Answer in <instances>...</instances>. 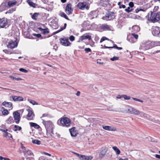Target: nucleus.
<instances>
[{"label": "nucleus", "instance_id": "obj_6", "mask_svg": "<svg viewBox=\"0 0 160 160\" xmlns=\"http://www.w3.org/2000/svg\"><path fill=\"white\" fill-rule=\"evenodd\" d=\"M77 7L80 9L83 10L85 9L88 10L89 6L86 2L83 1L82 2H79L77 5Z\"/></svg>", "mask_w": 160, "mask_h": 160}, {"label": "nucleus", "instance_id": "obj_29", "mask_svg": "<svg viewBox=\"0 0 160 160\" xmlns=\"http://www.w3.org/2000/svg\"><path fill=\"white\" fill-rule=\"evenodd\" d=\"M8 124H11L14 122V120L11 116H9L5 121Z\"/></svg>", "mask_w": 160, "mask_h": 160}, {"label": "nucleus", "instance_id": "obj_25", "mask_svg": "<svg viewBox=\"0 0 160 160\" xmlns=\"http://www.w3.org/2000/svg\"><path fill=\"white\" fill-rule=\"evenodd\" d=\"M38 29L41 31V33L43 34H48L49 33V31L47 28L43 29L41 27H39Z\"/></svg>", "mask_w": 160, "mask_h": 160}, {"label": "nucleus", "instance_id": "obj_8", "mask_svg": "<svg viewBox=\"0 0 160 160\" xmlns=\"http://www.w3.org/2000/svg\"><path fill=\"white\" fill-rule=\"evenodd\" d=\"M151 31L154 36L160 37V28L159 27L155 26L152 27Z\"/></svg>", "mask_w": 160, "mask_h": 160}, {"label": "nucleus", "instance_id": "obj_61", "mask_svg": "<svg viewBox=\"0 0 160 160\" xmlns=\"http://www.w3.org/2000/svg\"><path fill=\"white\" fill-rule=\"evenodd\" d=\"M126 8V6L124 5H120L119 7V8Z\"/></svg>", "mask_w": 160, "mask_h": 160}, {"label": "nucleus", "instance_id": "obj_19", "mask_svg": "<svg viewBox=\"0 0 160 160\" xmlns=\"http://www.w3.org/2000/svg\"><path fill=\"white\" fill-rule=\"evenodd\" d=\"M91 39V36L88 33H85L80 36L79 38V42L82 41L83 40L88 39L90 40Z\"/></svg>", "mask_w": 160, "mask_h": 160}, {"label": "nucleus", "instance_id": "obj_59", "mask_svg": "<svg viewBox=\"0 0 160 160\" xmlns=\"http://www.w3.org/2000/svg\"><path fill=\"white\" fill-rule=\"evenodd\" d=\"M122 98H123L122 95H118L116 97L117 99H120Z\"/></svg>", "mask_w": 160, "mask_h": 160}, {"label": "nucleus", "instance_id": "obj_10", "mask_svg": "<svg viewBox=\"0 0 160 160\" xmlns=\"http://www.w3.org/2000/svg\"><path fill=\"white\" fill-rule=\"evenodd\" d=\"M12 114L15 122L17 124L19 123L20 122L21 118L20 113L19 112V110L14 111L13 112Z\"/></svg>", "mask_w": 160, "mask_h": 160}, {"label": "nucleus", "instance_id": "obj_14", "mask_svg": "<svg viewBox=\"0 0 160 160\" xmlns=\"http://www.w3.org/2000/svg\"><path fill=\"white\" fill-rule=\"evenodd\" d=\"M71 3H69L66 7L65 11L68 15H69L72 13L73 9Z\"/></svg>", "mask_w": 160, "mask_h": 160}, {"label": "nucleus", "instance_id": "obj_1", "mask_svg": "<svg viewBox=\"0 0 160 160\" xmlns=\"http://www.w3.org/2000/svg\"><path fill=\"white\" fill-rule=\"evenodd\" d=\"M42 123L46 129L48 133L53 134V129L54 126L52 122L50 120L45 121L42 119Z\"/></svg>", "mask_w": 160, "mask_h": 160}, {"label": "nucleus", "instance_id": "obj_13", "mask_svg": "<svg viewBox=\"0 0 160 160\" xmlns=\"http://www.w3.org/2000/svg\"><path fill=\"white\" fill-rule=\"evenodd\" d=\"M17 3V2L15 0H7L5 3V6L6 7L10 8L16 5Z\"/></svg>", "mask_w": 160, "mask_h": 160}, {"label": "nucleus", "instance_id": "obj_63", "mask_svg": "<svg viewBox=\"0 0 160 160\" xmlns=\"http://www.w3.org/2000/svg\"><path fill=\"white\" fill-rule=\"evenodd\" d=\"M155 157L156 158L160 159V155L156 154L155 155Z\"/></svg>", "mask_w": 160, "mask_h": 160}, {"label": "nucleus", "instance_id": "obj_2", "mask_svg": "<svg viewBox=\"0 0 160 160\" xmlns=\"http://www.w3.org/2000/svg\"><path fill=\"white\" fill-rule=\"evenodd\" d=\"M57 123L59 125L66 128L69 127L71 124V120L67 117L61 118L58 120Z\"/></svg>", "mask_w": 160, "mask_h": 160}, {"label": "nucleus", "instance_id": "obj_56", "mask_svg": "<svg viewBox=\"0 0 160 160\" xmlns=\"http://www.w3.org/2000/svg\"><path fill=\"white\" fill-rule=\"evenodd\" d=\"M129 5L130 7L132 8L134 6V4L132 2H130L129 3Z\"/></svg>", "mask_w": 160, "mask_h": 160}, {"label": "nucleus", "instance_id": "obj_41", "mask_svg": "<svg viewBox=\"0 0 160 160\" xmlns=\"http://www.w3.org/2000/svg\"><path fill=\"white\" fill-rule=\"evenodd\" d=\"M28 101L31 103H32V105H38V103L35 101L32 100V99H29L28 100Z\"/></svg>", "mask_w": 160, "mask_h": 160}, {"label": "nucleus", "instance_id": "obj_17", "mask_svg": "<svg viewBox=\"0 0 160 160\" xmlns=\"http://www.w3.org/2000/svg\"><path fill=\"white\" fill-rule=\"evenodd\" d=\"M100 28L103 31H110L112 28V26L106 24H103L100 25Z\"/></svg>", "mask_w": 160, "mask_h": 160}, {"label": "nucleus", "instance_id": "obj_18", "mask_svg": "<svg viewBox=\"0 0 160 160\" xmlns=\"http://www.w3.org/2000/svg\"><path fill=\"white\" fill-rule=\"evenodd\" d=\"M8 23V19L5 18L0 19V28H3L5 27Z\"/></svg>", "mask_w": 160, "mask_h": 160}, {"label": "nucleus", "instance_id": "obj_48", "mask_svg": "<svg viewBox=\"0 0 160 160\" xmlns=\"http://www.w3.org/2000/svg\"><path fill=\"white\" fill-rule=\"evenodd\" d=\"M84 50L87 53L92 52L91 49L89 48H85Z\"/></svg>", "mask_w": 160, "mask_h": 160}, {"label": "nucleus", "instance_id": "obj_22", "mask_svg": "<svg viewBox=\"0 0 160 160\" xmlns=\"http://www.w3.org/2000/svg\"><path fill=\"white\" fill-rule=\"evenodd\" d=\"M128 111L129 113L136 115H139L140 113L136 109L131 107L129 108L128 109Z\"/></svg>", "mask_w": 160, "mask_h": 160}, {"label": "nucleus", "instance_id": "obj_44", "mask_svg": "<svg viewBox=\"0 0 160 160\" xmlns=\"http://www.w3.org/2000/svg\"><path fill=\"white\" fill-rule=\"evenodd\" d=\"M67 25V24L66 23H64V26L62 27H61L60 29H59V32H61V31L65 29L66 28Z\"/></svg>", "mask_w": 160, "mask_h": 160}, {"label": "nucleus", "instance_id": "obj_16", "mask_svg": "<svg viewBox=\"0 0 160 160\" xmlns=\"http://www.w3.org/2000/svg\"><path fill=\"white\" fill-rule=\"evenodd\" d=\"M143 47L145 50H147L154 47V45L152 42L149 41L144 43Z\"/></svg>", "mask_w": 160, "mask_h": 160}, {"label": "nucleus", "instance_id": "obj_57", "mask_svg": "<svg viewBox=\"0 0 160 160\" xmlns=\"http://www.w3.org/2000/svg\"><path fill=\"white\" fill-rule=\"evenodd\" d=\"M144 11L141 8H138L135 10V12L136 13H138L139 11Z\"/></svg>", "mask_w": 160, "mask_h": 160}, {"label": "nucleus", "instance_id": "obj_26", "mask_svg": "<svg viewBox=\"0 0 160 160\" xmlns=\"http://www.w3.org/2000/svg\"><path fill=\"white\" fill-rule=\"evenodd\" d=\"M131 36L129 34L128 35L127 37V40L130 42L133 43L136 42L137 40Z\"/></svg>", "mask_w": 160, "mask_h": 160}, {"label": "nucleus", "instance_id": "obj_27", "mask_svg": "<svg viewBox=\"0 0 160 160\" xmlns=\"http://www.w3.org/2000/svg\"><path fill=\"white\" fill-rule=\"evenodd\" d=\"M140 30V27L137 25H134L132 26V32L133 33H137Z\"/></svg>", "mask_w": 160, "mask_h": 160}, {"label": "nucleus", "instance_id": "obj_43", "mask_svg": "<svg viewBox=\"0 0 160 160\" xmlns=\"http://www.w3.org/2000/svg\"><path fill=\"white\" fill-rule=\"evenodd\" d=\"M67 25V24L66 23H64V26L62 27H61L60 29H59V32H61V31L65 29L66 28Z\"/></svg>", "mask_w": 160, "mask_h": 160}, {"label": "nucleus", "instance_id": "obj_7", "mask_svg": "<svg viewBox=\"0 0 160 160\" xmlns=\"http://www.w3.org/2000/svg\"><path fill=\"white\" fill-rule=\"evenodd\" d=\"M115 18V13L113 12H109L106 14L105 16L102 17V19L107 21L111 20H112Z\"/></svg>", "mask_w": 160, "mask_h": 160}, {"label": "nucleus", "instance_id": "obj_32", "mask_svg": "<svg viewBox=\"0 0 160 160\" xmlns=\"http://www.w3.org/2000/svg\"><path fill=\"white\" fill-rule=\"evenodd\" d=\"M112 149L115 151L117 154L119 155L120 154L121 152L119 149L117 147H113Z\"/></svg>", "mask_w": 160, "mask_h": 160}, {"label": "nucleus", "instance_id": "obj_24", "mask_svg": "<svg viewBox=\"0 0 160 160\" xmlns=\"http://www.w3.org/2000/svg\"><path fill=\"white\" fill-rule=\"evenodd\" d=\"M0 111L3 116H7L9 114V110L6 109L3 107H1Z\"/></svg>", "mask_w": 160, "mask_h": 160}, {"label": "nucleus", "instance_id": "obj_34", "mask_svg": "<svg viewBox=\"0 0 160 160\" xmlns=\"http://www.w3.org/2000/svg\"><path fill=\"white\" fill-rule=\"evenodd\" d=\"M39 15V13H34L33 15L32 16V18L33 19L37 20V18L38 17Z\"/></svg>", "mask_w": 160, "mask_h": 160}, {"label": "nucleus", "instance_id": "obj_51", "mask_svg": "<svg viewBox=\"0 0 160 160\" xmlns=\"http://www.w3.org/2000/svg\"><path fill=\"white\" fill-rule=\"evenodd\" d=\"M11 97L12 98L13 101H18V96H12Z\"/></svg>", "mask_w": 160, "mask_h": 160}, {"label": "nucleus", "instance_id": "obj_60", "mask_svg": "<svg viewBox=\"0 0 160 160\" xmlns=\"http://www.w3.org/2000/svg\"><path fill=\"white\" fill-rule=\"evenodd\" d=\"M49 116V115L48 114H42V117L41 118H43V117H48Z\"/></svg>", "mask_w": 160, "mask_h": 160}, {"label": "nucleus", "instance_id": "obj_11", "mask_svg": "<svg viewBox=\"0 0 160 160\" xmlns=\"http://www.w3.org/2000/svg\"><path fill=\"white\" fill-rule=\"evenodd\" d=\"M108 150V148L107 147H102L101 149L99 154V157L101 158H103L105 156Z\"/></svg>", "mask_w": 160, "mask_h": 160}, {"label": "nucleus", "instance_id": "obj_54", "mask_svg": "<svg viewBox=\"0 0 160 160\" xmlns=\"http://www.w3.org/2000/svg\"><path fill=\"white\" fill-rule=\"evenodd\" d=\"M18 101H22L23 100V98L20 96H18Z\"/></svg>", "mask_w": 160, "mask_h": 160}, {"label": "nucleus", "instance_id": "obj_55", "mask_svg": "<svg viewBox=\"0 0 160 160\" xmlns=\"http://www.w3.org/2000/svg\"><path fill=\"white\" fill-rule=\"evenodd\" d=\"M3 52L8 54H10L11 53L7 49L3 50Z\"/></svg>", "mask_w": 160, "mask_h": 160}, {"label": "nucleus", "instance_id": "obj_35", "mask_svg": "<svg viewBox=\"0 0 160 160\" xmlns=\"http://www.w3.org/2000/svg\"><path fill=\"white\" fill-rule=\"evenodd\" d=\"M135 40L137 41V39L138 38V34L135 33H132L129 34Z\"/></svg>", "mask_w": 160, "mask_h": 160}, {"label": "nucleus", "instance_id": "obj_31", "mask_svg": "<svg viewBox=\"0 0 160 160\" xmlns=\"http://www.w3.org/2000/svg\"><path fill=\"white\" fill-rule=\"evenodd\" d=\"M29 124L31 127H33L36 129H39L40 128V126L35 123L30 122L29 123Z\"/></svg>", "mask_w": 160, "mask_h": 160}, {"label": "nucleus", "instance_id": "obj_36", "mask_svg": "<svg viewBox=\"0 0 160 160\" xmlns=\"http://www.w3.org/2000/svg\"><path fill=\"white\" fill-rule=\"evenodd\" d=\"M9 77L10 78H11L13 80H17V81H20V80H22V79L21 78H17L14 77L12 76H9Z\"/></svg>", "mask_w": 160, "mask_h": 160}, {"label": "nucleus", "instance_id": "obj_64", "mask_svg": "<svg viewBox=\"0 0 160 160\" xmlns=\"http://www.w3.org/2000/svg\"><path fill=\"white\" fill-rule=\"evenodd\" d=\"M80 92L79 91H78L77 92V93H76V95L77 96H79L80 95Z\"/></svg>", "mask_w": 160, "mask_h": 160}, {"label": "nucleus", "instance_id": "obj_3", "mask_svg": "<svg viewBox=\"0 0 160 160\" xmlns=\"http://www.w3.org/2000/svg\"><path fill=\"white\" fill-rule=\"evenodd\" d=\"M148 20L151 22L155 23L160 20V12H151L150 16Z\"/></svg>", "mask_w": 160, "mask_h": 160}, {"label": "nucleus", "instance_id": "obj_30", "mask_svg": "<svg viewBox=\"0 0 160 160\" xmlns=\"http://www.w3.org/2000/svg\"><path fill=\"white\" fill-rule=\"evenodd\" d=\"M27 3L30 6L34 8H36L37 4L33 2L31 0H28L27 1Z\"/></svg>", "mask_w": 160, "mask_h": 160}, {"label": "nucleus", "instance_id": "obj_4", "mask_svg": "<svg viewBox=\"0 0 160 160\" xmlns=\"http://www.w3.org/2000/svg\"><path fill=\"white\" fill-rule=\"evenodd\" d=\"M59 41L61 44L64 46H69L71 44V43L69 41V38L68 37H63L60 38Z\"/></svg>", "mask_w": 160, "mask_h": 160}, {"label": "nucleus", "instance_id": "obj_52", "mask_svg": "<svg viewBox=\"0 0 160 160\" xmlns=\"http://www.w3.org/2000/svg\"><path fill=\"white\" fill-rule=\"evenodd\" d=\"M132 10V9H131L130 7H128L127 8L125 9V11L128 12H130Z\"/></svg>", "mask_w": 160, "mask_h": 160}, {"label": "nucleus", "instance_id": "obj_33", "mask_svg": "<svg viewBox=\"0 0 160 160\" xmlns=\"http://www.w3.org/2000/svg\"><path fill=\"white\" fill-rule=\"evenodd\" d=\"M60 15L61 17L64 18L66 19L69 20L70 19L68 18V16H67L66 14L64 12H62L60 13Z\"/></svg>", "mask_w": 160, "mask_h": 160}, {"label": "nucleus", "instance_id": "obj_20", "mask_svg": "<svg viewBox=\"0 0 160 160\" xmlns=\"http://www.w3.org/2000/svg\"><path fill=\"white\" fill-rule=\"evenodd\" d=\"M71 135L72 137H76L78 134V131L75 127L69 129Z\"/></svg>", "mask_w": 160, "mask_h": 160}, {"label": "nucleus", "instance_id": "obj_23", "mask_svg": "<svg viewBox=\"0 0 160 160\" xmlns=\"http://www.w3.org/2000/svg\"><path fill=\"white\" fill-rule=\"evenodd\" d=\"M102 128L108 131H115L117 130L116 128L109 126H102Z\"/></svg>", "mask_w": 160, "mask_h": 160}, {"label": "nucleus", "instance_id": "obj_46", "mask_svg": "<svg viewBox=\"0 0 160 160\" xmlns=\"http://www.w3.org/2000/svg\"><path fill=\"white\" fill-rule=\"evenodd\" d=\"M118 59H119L118 57L114 56L113 57H112V58H111L110 59V60L112 61H114L118 60Z\"/></svg>", "mask_w": 160, "mask_h": 160}, {"label": "nucleus", "instance_id": "obj_47", "mask_svg": "<svg viewBox=\"0 0 160 160\" xmlns=\"http://www.w3.org/2000/svg\"><path fill=\"white\" fill-rule=\"evenodd\" d=\"M19 70L20 71L25 73H27L28 72V71L27 70L23 68H20L19 69Z\"/></svg>", "mask_w": 160, "mask_h": 160}, {"label": "nucleus", "instance_id": "obj_50", "mask_svg": "<svg viewBox=\"0 0 160 160\" xmlns=\"http://www.w3.org/2000/svg\"><path fill=\"white\" fill-rule=\"evenodd\" d=\"M69 39L70 41L72 42L75 40V38L72 35L69 37Z\"/></svg>", "mask_w": 160, "mask_h": 160}, {"label": "nucleus", "instance_id": "obj_9", "mask_svg": "<svg viewBox=\"0 0 160 160\" xmlns=\"http://www.w3.org/2000/svg\"><path fill=\"white\" fill-rule=\"evenodd\" d=\"M73 153L77 155L80 160H91L93 158L92 156H86L75 152H73Z\"/></svg>", "mask_w": 160, "mask_h": 160}, {"label": "nucleus", "instance_id": "obj_49", "mask_svg": "<svg viewBox=\"0 0 160 160\" xmlns=\"http://www.w3.org/2000/svg\"><path fill=\"white\" fill-rule=\"evenodd\" d=\"M32 35L38 38H40L41 37V35L40 34L33 33L32 34Z\"/></svg>", "mask_w": 160, "mask_h": 160}, {"label": "nucleus", "instance_id": "obj_40", "mask_svg": "<svg viewBox=\"0 0 160 160\" xmlns=\"http://www.w3.org/2000/svg\"><path fill=\"white\" fill-rule=\"evenodd\" d=\"M152 42L153 44L154 45V47L160 46V41H156Z\"/></svg>", "mask_w": 160, "mask_h": 160}, {"label": "nucleus", "instance_id": "obj_58", "mask_svg": "<svg viewBox=\"0 0 160 160\" xmlns=\"http://www.w3.org/2000/svg\"><path fill=\"white\" fill-rule=\"evenodd\" d=\"M160 52V50H157L153 52H152V53H150L151 54V55H152L153 54H155L156 53H159V52Z\"/></svg>", "mask_w": 160, "mask_h": 160}, {"label": "nucleus", "instance_id": "obj_28", "mask_svg": "<svg viewBox=\"0 0 160 160\" xmlns=\"http://www.w3.org/2000/svg\"><path fill=\"white\" fill-rule=\"evenodd\" d=\"M113 46L112 47H108L106 46L105 45L104 46V48H116L118 50H120L122 49V48L121 47H118L117 45L115 44H113Z\"/></svg>", "mask_w": 160, "mask_h": 160}, {"label": "nucleus", "instance_id": "obj_39", "mask_svg": "<svg viewBox=\"0 0 160 160\" xmlns=\"http://www.w3.org/2000/svg\"><path fill=\"white\" fill-rule=\"evenodd\" d=\"M32 142L33 144L40 145L41 143V141L38 140L34 139L32 140Z\"/></svg>", "mask_w": 160, "mask_h": 160}, {"label": "nucleus", "instance_id": "obj_15", "mask_svg": "<svg viewBox=\"0 0 160 160\" xmlns=\"http://www.w3.org/2000/svg\"><path fill=\"white\" fill-rule=\"evenodd\" d=\"M28 113L26 116L27 119L28 120H33L34 117V114L32 111L30 109L27 110Z\"/></svg>", "mask_w": 160, "mask_h": 160}, {"label": "nucleus", "instance_id": "obj_37", "mask_svg": "<svg viewBox=\"0 0 160 160\" xmlns=\"http://www.w3.org/2000/svg\"><path fill=\"white\" fill-rule=\"evenodd\" d=\"M22 129V128L21 127L19 126L18 125H15L14 127V131H20Z\"/></svg>", "mask_w": 160, "mask_h": 160}, {"label": "nucleus", "instance_id": "obj_38", "mask_svg": "<svg viewBox=\"0 0 160 160\" xmlns=\"http://www.w3.org/2000/svg\"><path fill=\"white\" fill-rule=\"evenodd\" d=\"M16 10V8H13L10 9H9L7 12L6 13H12L13 12L15 11Z\"/></svg>", "mask_w": 160, "mask_h": 160}, {"label": "nucleus", "instance_id": "obj_42", "mask_svg": "<svg viewBox=\"0 0 160 160\" xmlns=\"http://www.w3.org/2000/svg\"><path fill=\"white\" fill-rule=\"evenodd\" d=\"M105 40H109V39L108 38L105 37H103L100 39V42L101 43L104 41Z\"/></svg>", "mask_w": 160, "mask_h": 160}, {"label": "nucleus", "instance_id": "obj_12", "mask_svg": "<svg viewBox=\"0 0 160 160\" xmlns=\"http://www.w3.org/2000/svg\"><path fill=\"white\" fill-rule=\"evenodd\" d=\"M0 131L4 132L3 134V136L4 137L10 139V138H11L12 139L13 138L12 134L7 132L8 131V129H0Z\"/></svg>", "mask_w": 160, "mask_h": 160}, {"label": "nucleus", "instance_id": "obj_45", "mask_svg": "<svg viewBox=\"0 0 160 160\" xmlns=\"http://www.w3.org/2000/svg\"><path fill=\"white\" fill-rule=\"evenodd\" d=\"M122 97L125 100H129L130 99V96H128L126 95H122Z\"/></svg>", "mask_w": 160, "mask_h": 160}, {"label": "nucleus", "instance_id": "obj_21", "mask_svg": "<svg viewBox=\"0 0 160 160\" xmlns=\"http://www.w3.org/2000/svg\"><path fill=\"white\" fill-rule=\"evenodd\" d=\"M2 105L5 107L9 108L8 110H12L13 108L12 103L11 102L4 101L2 103Z\"/></svg>", "mask_w": 160, "mask_h": 160}, {"label": "nucleus", "instance_id": "obj_62", "mask_svg": "<svg viewBox=\"0 0 160 160\" xmlns=\"http://www.w3.org/2000/svg\"><path fill=\"white\" fill-rule=\"evenodd\" d=\"M43 153L45 155H48L49 156H51V155L50 154L46 152H44Z\"/></svg>", "mask_w": 160, "mask_h": 160}, {"label": "nucleus", "instance_id": "obj_5", "mask_svg": "<svg viewBox=\"0 0 160 160\" xmlns=\"http://www.w3.org/2000/svg\"><path fill=\"white\" fill-rule=\"evenodd\" d=\"M18 45V42H17V39L15 40H10L8 42L7 47L8 48L13 49L16 48Z\"/></svg>", "mask_w": 160, "mask_h": 160}, {"label": "nucleus", "instance_id": "obj_53", "mask_svg": "<svg viewBox=\"0 0 160 160\" xmlns=\"http://www.w3.org/2000/svg\"><path fill=\"white\" fill-rule=\"evenodd\" d=\"M101 59H98L97 60V63L99 64H103V62H101Z\"/></svg>", "mask_w": 160, "mask_h": 160}]
</instances>
